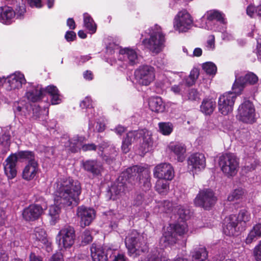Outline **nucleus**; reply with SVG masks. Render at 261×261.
<instances>
[{
  "label": "nucleus",
  "mask_w": 261,
  "mask_h": 261,
  "mask_svg": "<svg viewBox=\"0 0 261 261\" xmlns=\"http://www.w3.org/2000/svg\"><path fill=\"white\" fill-rule=\"evenodd\" d=\"M56 185V203L51 205L49 209V215L54 224L59 218L61 212V207L58 205L63 207L76 206L79 203V196L82 190L80 182L70 177L58 179Z\"/></svg>",
  "instance_id": "1"
},
{
  "label": "nucleus",
  "mask_w": 261,
  "mask_h": 261,
  "mask_svg": "<svg viewBox=\"0 0 261 261\" xmlns=\"http://www.w3.org/2000/svg\"><path fill=\"white\" fill-rule=\"evenodd\" d=\"M142 170L143 168L140 165H135L122 172L110 189V198L116 200L123 196L126 191L132 189L137 179L136 173Z\"/></svg>",
  "instance_id": "2"
},
{
  "label": "nucleus",
  "mask_w": 261,
  "mask_h": 261,
  "mask_svg": "<svg viewBox=\"0 0 261 261\" xmlns=\"http://www.w3.org/2000/svg\"><path fill=\"white\" fill-rule=\"evenodd\" d=\"M149 38L144 39L142 43L152 53L159 54L165 46V36L162 29L159 25L155 24L149 30Z\"/></svg>",
  "instance_id": "3"
},
{
  "label": "nucleus",
  "mask_w": 261,
  "mask_h": 261,
  "mask_svg": "<svg viewBox=\"0 0 261 261\" xmlns=\"http://www.w3.org/2000/svg\"><path fill=\"white\" fill-rule=\"evenodd\" d=\"M188 232V225L182 221L181 223L170 224L160 240V244L163 247L174 244L176 241V235L181 236Z\"/></svg>",
  "instance_id": "4"
},
{
  "label": "nucleus",
  "mask_w": 261,
  "mask_h": 261,
  "mask_svg": "<svg viewBox=\"0 0 261 261\" xmlns=\"http://www.w3.org/2000/svg\"><path fill=\"white\" fill-rule=\"evenodd\" d=\"M125 243L128 251L132 254H139L147 250L148 246L144 237L133 231L126 237Z\"/></svg>",
  "instance_id": "5"
},
{
  "label": "nucleus",
  "mask_w": 261,
  "mask_h": 261,
  "mask_svg": "<svg viewBox=\"0 0 261 261\" xmlns=\"http://www.w3.org/2000/svg\"><path fill=\"white\" fill-rule=\"evenodd\" d=\"M193 18L187 10L179 11L173 20V27L179 33L188 32L193 25Z\"/></svg>",
  "instance_id": "6"
},
{
  "label": "nucleus",
  "mask_w": 261,
  "mask_h": 261,
  "mask_svg": "<svg viewBox=\"0 0 261 261\" xmlns=\"http://www.w3.org/2000/svg\"><path fill=\"white\" fill-rule=\"evenodd\" d=\"M237 117L239 120L252 124L255 121V111L253 103L246 100L241 104L238 109Z\"/></svg>",
  "instance_id": "7"
},
{
  "label": "nucleus",
  "mask_w": 261,
  "mask_h": 261,
  "mask_svg": "<svg viewBox=\"0 0 261 261\" xmlns=\"http://www.w3.org/2000/svg\"><path fill=\"white\" fill-rule=\"evenodd\" d=\"M216 201L217 198L213 190L205 189L199 191L194 200V203L196 206L208 210L214 205Z\"/></svg>",
  "instance_id": "8"
},
{
  "label": "nucleus",
  "mask_w": 261,
  "mask_h": 261,
  "mask_svg": "<svg viewBox=\"0 0 261 261\" xmlns=\"http://www.w3.org/2000/svg\"><path fill=\"white\" fill-rule=\"evenodd\" d=\"M239 94L233 90V92H225L220 96L218 106L219 111L222 115H227L232 111L237 95Z\"/></svg>",
  "instance_id": "9"
},
{
  "label": "nucleus",
  "mask_w": 261,
  "mask_h": 261,
  "mask_svg": "<svg viewBox=\"0 0 261 261\" xmlns=\"http://www.w3.org/2000/svg\"><path fill=\"white\" fill-rule=\"evenodd\" d=\"M135 76L139 84L148 86L155 79L154 69L149 65L141 66L135 71Z\"/></svg>",
  "instance_id": "10"
},
{
  "label": "nucleus",
  "mask_w": 261,
  "mask_h": 261,
  "mask_svg": "<svg viewBox=\"0 0 261 261\" xmlns=\"http://www.w3.org/2000/svg\"><path fill=\"white\" fill-rule=\"evenodd\" d=\"M205 16L208 20L206 22V28L207 30H214L215 31H224L225 20L222 14L216 10L207 12Z\"/></svg>",
  "instance_id": "11"
},
{
  "label": "nucleus",
  "mask_w": 261,
  "mask_h": 261,
  "mask_svg": "<svg viewBox=\"0 0 261 261\" xmlns=\"http://www.w3.org/2000/svg\"><path fill=\"white\" fill-rule=\"evenodd\" d=\"M25 6L24 4L17 6L15 12L10 7H0V21L5 24H10L15 15L17 18H20L25 13Z\"/></svg>",
  "instance_id": "12"
},
{
  "label": "nucleus",
  "mask_w": 261,
  "mask_h": 261,
  "mask_svg": "<svg viewBox=\"0 0 261 261\" xmlns=\"http://www.w3.org/2000/svg\"><path fill=\"white\" fill-rule=\"evenodd\" d=\"M58 237H59V245L65 249L69 248L75 242L74 229L71 226H65L60 230Z\"/></svg>",
  "instance_id": "13"
},
{
  "label": "nucleus",
  "mask_w": 261,
  "mask_h": 261,
  "mask_svg": "<svg viewBox=\"0 0 261 261\" xmlns=\"http://www.w3.org/2000/svg\"><path fill=\"white\" fill-rule=\"evenodd\" d=\"M2 83L7 91L18 89L25 84L26 80L24 75L20 72H15L7 78H2Z\"/></svg>",
  "instance_id": "14"
},
{
  "label": "nucleus",
  "mask_w": 261,
  "mask_h": 261,
  "mask_svg": "<svg viewBox=\"0 0 261 261\" xmlns=\"http://www.w3.org/2000/svg\"><path fill=\"white\" fill-rule=\"evenodd\" d=\"M7 163H15L16 162H28L37 163L35 153L31 151H19L11 154L6 159Z\"/></svg>",
  "instance_id": "15"
},
{
  "label": "nucleus",
  "mask_w": 261,
  "mask_h": 261,
  "mask_svg": "<svg viewBox=\"0 0 261 261\" xmlns=\"http://www.w3.org/2000/svg\"><path fill=\"white\" fill-rule=\"evenodd\" d=\"M257 81V76L253 73H247L245 76H242L238 78L236 77V81L232 86V90H234L238 94H241L242 91L247 84H254Z\"/></svg>",
  "instance_id": "16"
},
{
  "label": "nucleus",
  "mask_w": 261,
  "mask_h": 261,
  "mask_svg": "<svg viewBox=\"0 0 261 261\" xmlns=\"http://www.w3.org/2000/svg\"><path fill=\"white\" fill-rule=\"evenodd\" d=\"M154 177L171 180L174 176V172L171 164H158L154 169Z\"/></svg>",
  "instance_id": "17"
},
{
  "label": "nucleus",
  "mask_w": 261,
  "mask_h": 261,
  "mask_svg": "<svg viewBox=\"0 0 261 261\" xmlns=\"http://www.w3.org/2000/svg\"><path fill=\"white\" fill-rule=\"evenodd\" d=\"M76 215L81 219V225L85 227L90 225L94 219L95 212L92 208L81 206L77 209Z\"/></svg>",
  "instance_id": "18"
},
{
  "label": "nucleus",
  "mask_w": 261,
  "mask_h": 261,
  "mask_svg": "<svg viewBox=\"0 0 261 261\" xmlns=\"http://www.w3.org/2000/svg\"><path fill=\"white\" fill-rule=\"evenodd\" d=\"M43 213V209L41 206L32 204L23 210L22 216L27 221H34L38 219Z\"/></svg>",
  "instance_id": "19"
},
{
  "label": "nucleus",
  "mask_w": 261,
  "mask_h": 261,
  "mask_svg": "<svg viewBox=\"0 0 261 261\" xmlns=\"http://www.w3.org/2000/svg\"><path fill=\"white\" fill-rule=\"evenodd\" d=\"M119 60L124 61L130 65H134L138 63L137 53L130 48H124L119 50Z\"/></svg>",
  "instance_id": "20"
},
{
  "label": "nucleus",
  "mask_w": 261,
  "mask_h": 261,
  "mask_svg": "<svg viewBox=\"0 0 261 261\" xmlns=\"http://www.w3.org/2000/svg\"><path fill=\"white\" fill-rule=\"evenodd\" d=\"M237 219L236 215H230L225 219V223L223 231L227 236L238 235L240 230V226L238 227Z\"/></svg>",
  "instance_id": "21"
},
{
  "label": "nucleus",
  "mask_w": 261,
  "mask_h": 261,
  "mask_svg": "<svg viewBox=\"0 0 261 261\" xmlns=\"http://www.w3.org/2000/svg\"><path fill=\"white\" fill-rule=\"evenodd\" d=\"M43 92V90L41 86L37 85L35 86L29 83L25 95L29 100L36 102L42 98Z\"/></svg>",
  "instance_id": "22"
},
{
  "label": "nucleus",
  "mask_w": 261,
  "mask_h": 261,
  "mask_svg": "<svg viewBox=\"0 0 261 261\" xmlns=\"http://www.w3.org/2000/svg\"><path fill=\"white\" fill-rule=\"evenodd\" d=\"M90 250L91 256L93 261L108 260V253L106 248L93 243L91 247Z\"/></svg>",
  "instance_id": "23"
},
{
  "label": "nucleus",
  "mask_w": 261,
  "mask_h": 261,
  "mask_svg": "<svg viewBox=\"0 0 261 261\" xmlns=\"http://www.w3.org/2000/svg\"><path fill=\"white\" fill-rule=\"evenodd\" d=\"M138 139L142 138L141 148L143 152H147L149 151L153 146V141L151 138V133L146 129H141L138 130L137 134Z\"/></svg>",
  "instance_id": "24"
},
{
  "label": "nucleus",
  "mask_w": 261,
  "mask_h": 261,
  "mask_svg": "<svg viewBox=\"0 0 261 261\" xmlns=\"http://www.w3.org/2000/svg\"><path fill=\"white\" fill-rule=\"evenodd\" d=\"M168 147L169 150L174 154L178 162H184L186 158L187 150L185 144L180 143L170 144Z\"/></svg>",
  "instance_id": "25"
},
{
  "label": "nucleus",
  "mask_w": 261,
  "mask_h": 261,
  "mask_svg": "<svg viewBox=\"0 0 261 261\" xmlns=\"http://www.w3.org/2000/svg\"><path fill=\"white\" fill-rule=\"evenodd\" d=\"M69 143L68 150L72 152H77L81 148L84 151L95 150L96 148V145L93 143L82 145L77 139L70 141Z\"/></svg>",
  "instance_id": "26"
},
{
  "label": "nucleus",
  "mask_w": 261,
  "mask_h": 261,
  "mask_svg": "<svg viewBox=\"0 0 261 261\" xmlns=\"http://www.w3.org/2000/svg\"><path fill=\"white\" fill-rule=\"evenodd\" d=\"M149 107L152 111L160 113L164 112L165 106L161 97H151L148 101Z\"/></svg>",
  "instance_id": "27"
},
{
  "label": "nucleus",
  "mask_w": 261,
  "mask_h": 261,
  "mask_svg": "<svg viewBox=\"0 0 261 261\" xmlns=\"http://www.w3.org/2000/svg\"><path fill=\"white\" fill-rule=\"evenodd\" d=\"M216 101L213 98H205L200 106L201 111L205 115H210L216 108Z\"/></svg>",
  "instance_id": "28"
},
{
  "label": "nucleus",
  "mask_w": 261,
  "mask_h": 261,
  "mask_svg": "<svg viewBox=\"0 0 261 261\" xmlns=\"http://www.w3.org/2000/svg\"><path fill=\"white\" fill-rule=\"evenodd\" d=\"M261 237V223L255 224L249 231L246 239V243L251 244Z\"/></svg>",
  "instance_id": "29"
},
{
  "label": "nucleus",
  "mask_w": 261,
  "mask_h": 261,
  "mask_svg": "<svg viewBox=\"0 0 261 261\" xmlns=\"http://www.w3.org/2000/svg\"><path fill=\"white\" fill-rule=\"evenodd\" d=\"M238 225L241 227V229L244 230L246 227L247 223L251 219V215L247 210L243 209L240 211L238 216H237Z\"/></svg>",
  "instance_id": "30"
},
{
  "label": "nucleus",
  "mask_w": 261,
  "mask_h": 261,
  "mask_svg": "<svg viewBox=\"0 0 261 261\" xmlns=\"http://www.w3.org/2000/svg\"><path fill=\"white\" fill-rule=\"evenodd\" d=\"M207 252L205 247L195 248L191 252L192 261H203L207 258Z\"/></svg>",
  "instance_id": "31"
},
{
  "label": "nucleus",
  "mask_w": 261,
  "mask_h": 261,
  "mask_svg": "<svg viewBox=\"0 0 261 261\" xmlns=\"http://www.w3.org/2000/svg\"><path fill=\"white\" fill-rule=\"evenodd\" d=\"M46 91L51 96V102L53 105H57L61 102V96L56 86L53 85L48 86L46 88Z\"/></svg>",
  "instance_id": "32"
},
{
  "label": "nucleus",
  "mask_w": 261,
  "mask_h": 261,
  "mask_svg": "<svg viewBox=\"0 0 261 261\" xmlns=\"http://www.w3.org/2000/svg\"><path fill=\"white\" fill-rule=\"evenodd\" d=\"M38 164H28L22 172V177L27 180L32 179L36 175Z\"/></svg>",
  "instance_id": "33"
},
{
  "label": "nucleus",
  "mask_w": 261,
  "mask_h": 261,
  "mask_svg": "<svg viewBox=\"0 0 261 261\" xmlns=\"http://www.w3.org/2000/svg\"><path fill=\"white\" fill-rule=\"evenodd\" d=\"M154 188L159 194L166 195L169 190V183L167 180L159 178L156 182Z\"/></svg>",
  "instance_id": "34"
},
{
  "label": "nucleus",
  "mask_w": 261,
  "mask_h": 261,
  "mask_svg": "<svg viewBox=\"0 0 261 261\" xmlns=\"http://www.w3.org/2000/svg\"><path fill=\"white\" fill-rule=\"evenodd\" d=\"M110 147V149L112 150V152L111 154H110L109 156L105 155V156L103 158V160L107 162H113L115 161V157L117 154V151L115 146H114L113 145L110 146L108 144V143L106 142H103L102 143H101L100 146V147L102 148L104 150L103 151H104L105 153H108L107 151L108 149L107 147Z\"/></svg>",
  "instance_id": "35"
},
{
  "label": "nucleus",
  "mask_w": 261,
  "mask_h": 261,
  "mask_svg": "<svg viewBox=\"0 0 261 261\" xmlns=\"http://www.w3.org/2000/svg\"><path fill=\"white\" fill-rule=\"evenodd\" d=\"M140 166L141 167V166ZM142 168H143L142 171L141 172L137 173L136 175L137 174H139L140 173L143 172L142 178H141L140 177V183L142 184L143 189L144 191H148L151 187V184L150 182L151 177L148 173V171L144 170V168L142 167Z\"/></svg>",
  "instance_id": "36"
},
{
  "label": "nucleus",
  "mask_w": 261,
  "mask_h": 261,
  "mask_svg": "<svg viewBox=\"0 0 261 261\" xmlns=\"http://www.w3.org/2000/svg\"><path fill=\"white\" fill-rule=\"evenodd\" d=\"M10 145V135L9 133H4L0 137V151L3 153H6Z\"/></svg>",
  "instance_id": "37"
},
{
  "label": "nucleus",
  "mask_w": 261,
  "mask_h": 261,
  "mask_svg": "<svg viewBox=\"0 0 261 261\" xmlns=\"http://www.w3.org/2000/svg\"><path fill=\"white\" fill-rule=\"evenodd\" d=\"M84 27L90 32L93 34L96 31V25L92 17L87 13L84 14Z\"/></svg>",
  "instance_id": "38"
},
{
  "label": "nucleus",
  "mask_w": 261,
  "mask_h": 261,
  "mask_svg": "<svg viewBox=\"0 0 261 261\" xmlns=\"http://www.w3.org/2000/svg\"><path fill=\"white\" fill-rule=\"evenodd\" d=\"M222 172L228 177L233 176L238 172V164H223L221 167Z\"/></svg>",
  "instance_id": "39"
},
{
  "label": "nucleus",
  "mask_w": 261,
  "mask_h": 261,
  "mask_svg": "<svg viewBox=\"0 0 261 261\" xmlns=\"http://www.w3.org/2000/svg\"><path fill=\"white\" fill-rule=\"evenodd\" d=\"M238 162L237 156L232 153H225L219 156V163H238Z\"/></svg>",
  "instance_id": "40"
},
{
  "label": "nucleus",
  "mask_w": 261,
  "mask_h": 261,
  "mask_svg": "<svg viewBox=\"0 0 261 261\" xmlns=\"http://www.w3.org/2000/svg\"><path fill=\"white\" fill-rule=\"evenodd\" d=\"M85 170L93 174L94 175H99L103 170L101 164H82Z\"/></svg>",
  "instance_id": "41"
},
{
  "label": "nucleus",
  "mask_w": 261,
  "mask_h": 261,
  "mask_svg": "<svg viewBox=\"0 0 261 261\" xmlns=\"http://www.w3.org/2000/svg\"><path fill=\"white\" fill-rule=\"evenodd\" d=\"M158 125L159 132L163 135L168 136L173 131V125L170 122H160Z\"/></svg>",
  "instance_id": "42"
},
{
  "label": "nucleus",
  "mask_w": 261,
  "mask_h": 261,
  "mask_svg": "<svg viewBox=\"0 0 261 261\" xmlns=\"http://www.w3.org/2000/svg\"><path fill=\"white\" fill-rule=\"evenodd\" d=\"M15 165L16 164H5L4 166L5 173L9 179H12L16 175L17 170Z\"/></svg>",
  "instance_id": "43"
},
{
  "label": "nucleus",
  "mask_w": 261,
  "mask_h": 261,
  "mask_svg": "<svg viewBox=\"0 0 261 261\" xmlns=\"http://www.w3.org/2000/svg\"><path fill=\"white\" fill-rule=\"evenodd\" d=\"M34 238L43 244H45L46 240V234L45 231L41 228L36 227L34 230L33 234Z\"/></svg>",
  "instance_id": "44"
},
{
  "label": "nucleus",
  "mask_w": 261,
  "mask_h": 261,
  "mask_svg": "<svg viewBox=\"0 0 261 261\" xmlns=\"http://www.w3.org/2000/svg\"><path fill=\"white\" fill-rule=\"evenodd\" d=\"M158 206L161 212L169 213L173 210L172 203L167 200L160 201Z\"/></svg>",
  "instance_id": "45"
},
{
  "label": "nucleus",
  "mask_w": 261,
  "mask_h": 261,
  "mask_svg": "<svg viewBox=\"0 0 261 261\" xmlns=\"http://www.w3.org/2000/svg\"><path fill=\"white\" fill-rule=\"evenodd\" d=\"M188 162L190 163H204L205 162V158L202 153H195L189 157Z\"/></svg>",
  "instance_id": "46"
},
{
  "label": "nucleus",
  "mask_w": 261,
  "mask_h": 261,
  "mask_svg": "<svg viewBox=\"0 0 261 261\" xmlns=\"http://www.w3.org/2000/svg\"><path fill=\"white\" fill-rule=\"evenodd\" d=\"M244 194L242 188H239L234 190L228 196L227 199L229 201H233L241 198Z\"/></svg>",
  "instance_id": "47"
},
{
  "label": "nucleus",
  "mask_w": 261,
  "mask_h": 261,
  "mask_svg": "<svg viewBox=\"0 0 261 261\" xmlns=\"http://www.w3.org/2000/svg\"><path fill=\"white\" fill-rule=\"evenodd\" d=\"M202 68L207 74L210 75H215L217 71V67L212 62L204 63Z\"/></svg>",
  "instance_id": "48"
},
{
  "label": "nucleus",
  "mask_w": 261,
  "mask_h": 261,
  "mask_svg": "<svg viewBox=\"0 0 261 261\" xmlns=\"http://www.w3.org/2000/svg\"><path fill=\"white\" fill-rule=\"evenodd\" d=\"M147 261H162V255L158 250L155 249L149 255Z\"/></svg>",
  "instance_id": "49"
},
{
  "label": "nucleus",
  "mask_w": 261,
  "mask_h": 261,
  "mask_svg": "<svg viewBox=\"0 0 261 261\" xmlns=\"http://www.w3.org/2000/svg\"><path fill=\"white\" fill-rule=\"evenodd\" d=\"M92 239L91 232L89 230H85L83 234L82 243L88 244L92 242Z\"/></svg>",
  "instance_id": "50"
},
{
  "label": "nucleus",
  "mask_w": 261,
  "mask_h": 261,
  "mask_svg": "<svg viewBox=\"0 0 261 261\" xmlns=\"http://www.w3.org/2000/svg\"><path fill=\"white\" fill-rule=\"evenodd\" d=\"M253 255L256 261H261V241L254 248Z\"/></svg>",
  "instance_id": "51"
},
{
  "label": "nucleus",
  "mask_w": 261,
  "mask_h": 261,
  "mask_svg": "<svg viewBox=\"0 0 261 261\" xmlns=\"http://www.w3.org/2000/svg\"><path fill=\"white\" fill-rule=\"evenodd\" d=\"M80 107L82 109H90L92 108V100L89 97H86L85 98L84 100H83L81 103H80Z\"/></svg>",
  "instance_id": "52"
},
{
  "label": "nucleus",
  "mask_w": 261,
  "mask_h": 261,
  "mask_svg": "<svg viewBox=\"0 0 261 261\" xmlns=\"http://www.w3.org/2000/svg\"><path fill=\"white\" fill-rule=\"evenodd\" d=\"M177 214L179 215V218L183 221L186 220L188 217V215L189 212V211L184 208L182 206H180L177 210Z\"/></svg>",
  "instance_id": "53"
},
{
  "label": "nucleus",
  "mask_w": 261,
  "mask_h": 261,
  "mask_svg": "<svg viewBox=\"0 0 261 261\" xmlns=\"http://www.w3.org/2000/svg\"><path fill=\"white\" fill-rule=\"evenodd\" d=\"M200 166L202 169L205 168V164H188V169L192 172L193 175L200 170Z\"/></svg>",
  "instance_id": "54"
},
{
  "label": "nucleus",
  "mask_w": 261,
  "mask_h": 261,
  "mask_svg": "<svg viewBox=\"0 0 261 261\" xmlns=\"http://www.w3.org/2000/svg\"><path fill=\"white\" fill-rule=\"evenodd\" d=\"M138 133V130L129 132L127 133L126 137L123 139V140L127 139L129 143L132 144L133 141L138 139V137H137V134Z\"/></svg>",
  "instance_id": "55"
},
{
  "label": "nucleus",
  "mask_w": 261,
  "mask_h": 261,
  "mask_svg": "<svg viewBox=\"0 0 261 261\" xmlns=\"http://www.w3.org/2000/svg\"><path fill=\"white\" fill-rule=\"evenodd\" d=\"M199 75V70L198 68H193L189 75V77L191 78L192 79V80L191 81V83H195L196 80L197 79L198 76Z\"/></svg>",
  "instance_id": "56"
},
{
  "label": "nucleus",
  "mask_w": 261,
  "mask_h": 261,
  "mask_svg": "<svg viewBox=\"0 0 261 261\" xmlns=\"http://www.w3.org/2000/svg\"><path fill=\"white\" fill-rule=\"evenodd\" d=\"M207 48L209 50H213L215 47V36L214 35H210L208 36V39L206 41Z\"/></svg>",
  "instance_id": "57"
},
{
  "label": "nucleus",
  "mask_w": 261,
  "mask_h": 261,
  "mask_svg": "<svg viewBox=\"0 0 261 261\" xmlns=\"http://www.w3.org/2000/svg\"><path fill=\"white\" fill-rule=\"evenodd\" d=\"M256 10H257V7H255L253 5H249L246 9L247 14L250 17H253L255 14H256Z\"/></svg>",
  "instance_id": "58"
},
{
  "label": "nucleus",
  "mask_w": 261,
  "mask_h": 261,
  "mask_svg": "<svg viewBox=\"0 0 261 261\" xmlns=\"http://www.w3.org/2000/svg\"><path fill=\"white\" fill-rule=\"evenodd\" d=\"M27 2L31 7L40 8L42 7L41 0H22Z\"/></svg>",
  "instance_id": "59"
},
{
  "label": "nucleus",
  "mask_w": 261,
  "mask_h": 261,
  "mask_svg": "<svg viewBox=\"0 0 261 261\" xmlns=\"http://www.w3.org/2000/svg\"><path fill=\"white\" fill-rule=\"evenodd\" d=\"M188 99L191 100H195L198 98V93L196 90L194 89H191L188 94Z\"/></svg>",
  "instance_id": "60"
},
{
  "label": "nucleus",
  "mask_w": 261,
  "mask_h": 261,
  "mask_svg": "<svg viewBox=\"0 0 261 261\" xmlns=\"http://www.w3.org/2000/svg\"><path fill=\"white\" fill-rule=\"evenodd\" d=\"M131 143H129L127 140H123L121 146V149L122 151L126 153L129 150V147L131 145Z\"/></svg>",
  "instance_id": "61"
},
{
  "label": "nucleus",
  "mask_w": 261,
  "mask_h": 261,
  "mask_svg": "<svg viewBox=\"0 0 261 261\" xmlns=\"http://www.w3.org/2000/svg\"><path fill=\"white\" fill-rule=\"evenodd\" d=\"M126 130V128L121 125H117L113 129V131H114L116 134L120 136H121Z\"/></svg>",
  "instance_id": "62"
},
{
  "label": "nucleus",
  "mask_w": 261,
  "mask_h": 261,
  "mask_svg": "<svg viewBox=\"0 0 261 261\" xmlns=\"http://www.w3.org/2000/svg\"><path fill=\"white\" fill-rule=\"evenodd\" d=\"M65 38L68 42L73 41L76 38V34L73 31H67L65 34Z\"/></svg>",
  "instance_id": "63"
},
{
  "label": "nucleus",
  "mask_w": 261,
  "mask_h": 261,
  "mask_svg": "<svg viewBox=\"0 0 261 261\" xmlns=\"http://www.w3.org/2000/svg\"><path fill=\"white\" fill-rule=\"evenodd\" d=\"M49 261H63V256L60 253L55 254L50 257Z\"/></svg>",
  "instance_id": "64"
}]
</instances>
